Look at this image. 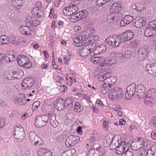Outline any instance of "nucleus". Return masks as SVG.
Returning a JSON list of instances; mask_svg holds the SVG:
<instances>
[{"label":"nucleus","mask_w":156,"mask_h":156,"mask_svg":"<svg viewBox=\"0 0 156 156\" xmlns=\"http://www.w3.org/2000/svg\"><path fill=\"white\" fill-rule=\"evenodd\" d=\"M31 13L33 16L38 18L41 17L42 14L40 9H39L38 8H33L31 11Z\"/></svg>","instance_id":"30"},{"label":"nucleus","mask_w":156,"mask_h":156,"mask_svg":"<svg viewBox=\"0 0 156 156\" xmlns=\"http://www.w3.org/2000/svg\"><path fill=\"white\" fill-rule=\"evenodd\" d=\"M148 152L147 150L142 149L138 152V156H147Z\"/></svg>","instance_id":"42"},{"label":"nucleus","mask_w":156,"mask_h":156,"mask_svg":"<svg viewBox=\"0 0 156 156\" xmlns=\"http://www.w3.org/2000/svg\"><path fill=\"white\" fill-rule=\"evenodd\" d=\"M55 104V108L58 111H61L64 109L65 106L64 101L62 98H59L56 101Z\"/></svg>","instance_id":"23"},{"label":"nucleus","mask_w":156,"mask_h":156,"mask_svg":"<svg viewBox=\"0 0 156 156\" xmlns=\"http://www.w3.org/2000/svg\"><path fill=\"white\" fill-rule=\"evenodd\" d=\"M56 117V115L54 114L51 115L49 117L50 123L55 128L57 127L59 124V122L57 120Z\"/></svg>","instance_id":"27"},{"label":"nucleus","mask_w":156,"mask_h":156,"mask_svg":"<svg viewBox=\"0 0 156 156\" xmlns=\"http://www.w3.org/2000/svg\"><path fill=\"white\" fill-rule=\"evenodd\" d=\"M59 89L61 93H63L67 90V87L66 86L64 85H60Z\"/></svg>","instance_id":"61"},{"label":"nucleus","mask_w":156,"mask_h":156,"mask_svg":"<svg viewBox=\"0 0 156 156\" xmlns=\"http://www.w3.org/2000/svg\"><path fill=\"white\" fill-rule=\"evenodd\" d=\"M38 156H52V153L45 148H40L37 152Z\"/></svg>","instance_id":"25"},{"label":"nucleus","mask_w":156,"mask_h":156,"mask_svg":"<svg viewBox=\"0 0 156 156\" xmlns=\"http://www.w3.org/2000/svg\"><path fill=\"white\" fill-rule=\"evenodd\" d=\"M115 136H112L111 134L106 136L103 141L104 145L105 147H107L109 146L112 143V140L113 139Z\"/></svg>","instance_id":"26"},{"label":"nucleus","mask_w":156,"mask_h":156,"mask_svg":"<svg viewBox=\"0 0 156 156\" xmlns=\"http://www.w3.org/2000/svg\"><path fill=\"white\" fill-rule=\"evenodd\" d=\"M33 18H31L30 17L27 18V19L26 20V23L27 25L28 26L31 27V24H32V22L33 21Z\"/></svg>","instance_id":"51"},{"label":"nucleus","mask_w":156,"mask_h":156,"mask_svg":"<svg viewBox=\"0 0 156 156\" xmlns=\"http://www.w3.org/2000/svg\"><path fill=\"white\" fill-rule=\"evenodd\" d=\"M156 96V89L155 88H150L147 91L144 98L145 101L144 103L147 105V103H151L153 102V100L155 98Z\"/></svg>","instance_id":"3"},{"label":"nucleus","mask_w":156,"mask_h":156,"mask_svg":"<svg viewBox=\"0 0 156 156\" xmlns=\"http://www.w3.org/2000/svg\"><path fill=\"white\" fill-rule=\"evenodd\" d=\"M148 53L147 48L140 47L138 49L137 58L140 61L143 60L147 57Z\"/></svg>","instance_id":"13"},{"label":"nucleus","mask_w":156,"mask_h":156,"mask_svg":"<svg viewBox=\"0 0 156 156\" xmlns=\"http://www.w3.org/2000/svg\"><path fill=\"white\" fill-rule=\"evenodd\" d=\"M13 133L14 138L18 141H22L25 136L24 129L21 127L15 128Z\"/></svg>","instance_id":"7"},{"label":"nucleus","mask_w":156,"mask_h":156,"mask_svg":"<svg viewBox=\"0 0 156 156\" xmlns=\"http://www.w3.org/2000/svg\"><path fill=\"white\" fill-rule=\"evenodd\" d=\"M74 110L75 112H80L82 110V108H81L80 103L79 102H76L74 106Z\"/></svg>","instance_id":"41"},{"label":"nucleus","mask_w":156,"mask_h":156,"mask_svg":"<svg viewBox=\"0 0 156 156\" xmlns=\"http://www.w3.org/2000/svg\"><path fill=\"white\" fill-rule=\"evenodd\" d=\"M144 145V148H145L146 150H147L150 148V145L149 144V141L146 140L145 142L144 141V143L143 144Z\"/></svg>","instance_id":"54"},{"label":"nucleus","mask_w":156,"mask_h":156,"mask_svg":"<svg viewBox=\"0 0 156 156\" xmlns=\"http://www.w3.org/2000/svg\"><path fill=\"white\" fill-rule=\"evenodd\" d=\"M146 90L145 87L142 84H138L137 87V92L138 93V95L144 98L145 95Z\"/></svg>","instance_id":"24"},{"label":"nucleus","mask_w":156,"mask_h":156,"mask_svg":"<svg viewBox=\"0 0 156 156\" xmlns=\"http://www.w3.org/2000/svg\"><path fill=\"white\" fill-rule=\"evenodd\" d=\"M130 44L132 47L136 48L139 45L140 42L138 40H135L131 42Z\"/></svg>","instance_id":"49"},{"label":"nucleus","mask_w":156,"mask_h":156,"mask_svg":"<svg viewBox=\"0 0 156 156\" xmlns=\"http://www.w3.org/2000/svg\"><path fill=\"white\" fill-rule=\"evenodd\" d=\"M32 63L30 62H29L28 61H27L25 64L23 65L22 67L27 69H28L31 67L32 66Z\"/></svg>","instance_id":"62"},{"label":"nucleus","mask_w":156,"mask_h":156,"mask_svg":"<svg viewBox=\"0 0 156 156\" xmlns=\"http://www.w3.org/2000/svg\"><path fill=\"white\" fill-rule=\"evenodd\" d=\"M111 86L105 83L102 84L100 87L101 93L103 94L107 93L111 89Z\"/></svg>","instance_id":"31"},{"label":"nucleus","mask_w":156,"mask_h":156,"mask_svg":"<svg viewBox=\"0 0 156 156\" xmlns=\"http://www.w3.org/2000/svg\"><path fill=\"white\" fill-rule=\"evenodd\" d=\"M121 10V7L119 3L115 2L112 4L110 8V12L113 14L118 12Z\"/></svg>","instance_id":"20"},{"label":"nucleus","mask_w":156,"mask_h":156,"mask_svg":"<svg viewBox=\"0 0 156 156\" xmlns=\"http://www.w3.org/2000/svg\"><path fill=\"white\" fill-rule=\"evenodd\" d=\"M123 95L122 89L119 87H115L112 89L108 94L109 98L112 100L120 99Z\"/></svg>","instance_id":"2"},{"label":"nucleus","mask_w":156,"mask_h":156,"mask_svg":"<svg viewBox=\"0 0 156 156\" xmlns=\"http://www.w3.org/2000/svg\"><path fill=\"white\" fill-rule=\"evenodd\" d=\"M134 33L131 30H127L119 34L121 42H125L132 40L134 37Z\"/></svg>","instance_id":"10"},{"label":"nucleus","mask_w":156,"mask_h":156,"mask_svg":"<svg viewBox=\"0 0 156 156\" xmlns=\"http://www.w3.org/2000/svg\"><path fill=\"white\" fill-rule=\"evenodd\" d=\"M70 6L65 7L63 10V14L66 16H69L72 15L73 13Z\"/></svg>","instance_id":"35"},{"label":"nucleus","mask_w":156,"mask_h":156,"mask_svg":"<svg viewBox=\"0 0 156 156\" xmlns=\"http://www.w3.org/2000/svg\"><path fill=\"white\" fill-rule=\"evenodd\" d=\"M69 19L73 22H76L80 20L79 18V16H78L77 13L73 15H71L69 17Z\"/></svg>","instance_id":"40"},{"label":"nucleus","mask_w":156,"mask_h":156,"mask_svg":"<svg viewBox=\"0 0 156 156\" xmlns=\"http://www.w3.org/2000/svg\"><path fill=\"white\" fill-rule=\"evenodd\" d=\"M40 102L37 101L34 102L32 105V109L34 110H36L39 107L40 105Z\"/></svg>","instance_id":"53"},{"label":"nucleus","mask_w":156,"mask_h":156,"mask_svg":"<svg viewBox=\"0 0 156 156\" xmlns=\"http://www.w3.org/2000/svg\"><path fill=\"white\" fill-rule=\"evenodd\" d=\"M125 154H123L124 156H133V153L131 151L128 150H126L125 152Z\"/></svg>","instance_id":"63"},{"label":"nucleus","mask_w":156,"mask_h":156,"mask_svg":"<svg viewBox=\"0 0 156 156\" xmlns=\"http://www.w3.org/2000/svg\"><path fill=\"white\" fill-rule=\"evenodd\" d=\"M116 61L115 58H110L109 59H106V62L105 64L109 65H111L116 63Z\"/></svg>","instance_id":"45"},{"label":"nucleus","mask_w":156,"mask_h":156,"mask_svg":"<svg viewBox=\"0 0 156 156\" xmlns=\"http://www.w3.org/2000/svg\"><path fill=\"white\" fill-rule=\"evenodd\" d=\"M131 51L130 50H127L122 53H116L115 52H112L111 55L112 57L115 58L116 61L117 60L129 58L130 56Z\"/></svg>","instance_id":"5"},{"label":"nucleus","mask_w":156,"mask_h":156,"mask_svg":"<svg viewBox=\"0 0 156 156\" xmlns=\"http://www.w3.org/2000/svg\"><path fill=\"white\" fill-rule=\"evenodd\" d=\"M34 80L33 78L27 77L23 80L22 83V88L24 90L30 89L34 86Z\"/></svg>","instance_id":"12"},{"label":"nucleus","mask_w":156,"mask_h":156,"mask_svg":"<svg viewBox=\"0 0 156 156\" xmlns=\"http://www.w3.org/2000/svg\"><path fill=\"white\" fill-rule=\"evenodd\" d=\"M98 57L93 56L90 58V60L94 64L98 63Z\"/></svg>","instance_id":"56"},{"label":"nucleus","mask_w":156,"mask_h":156,"mask_svg":"<svg viewBox=\"0 0 156 156\" xmlns=\"http://www.w3.org/2000/svg\"><path fill=\"white\" fill-rule=\"evenodd\" d=\"M73 41L74 43L76 44L75 45L76 46H80L82 45L83 43V40L80 39L79 37L74 38L73 39Z\"/></svg>","instance_id":"37"},{"label":"nucleus","mask_w":156,"mask_h":156,"mask_svg":"<svg viewBox=\"0 0 156 156\" xmlns=\"http://www.w3.org/2000/svg\"><path fill=\"white\" fill-rule=\"evenodd\" d=\"M12 92V90L11 88L8 87H6L2 91V93L4 94H10Z\"/></svg>","instance_id":"44"},{"label":"nucleus","mask_w":156,"mask_h":156,"mask_svg":"<svg viewBox=\"0 0 156 156\" xmlns=\"http://www.w3.org/2000/svg\"><path fill=\"white\" fill-rule=\"evenodd\" d=\"M80 141V138L77 136L70 135L66 138L65 144L67 147H73Z\"/></svg>","instance_id":"8"},{"label":"nucleus","mask_w":156,"mask_h":156,"mask_svg":"<svg viewBox=\"0 0 156 156\" xmlns=\"http://www.w3.org/2000/svg\"><path fill=\"white\" fill-rule=\"evenodd\" d=\"M8 44L9 43L12 44H16V39L15 37L13 36H11L9 38L7 37Z\"/></svg>","instance_id":"46"},{"label":"nucleus","mask_w":156,"mask_h":156,"mask_svg":"<svg viewBox=\"0 0 156 156\" xmlns=\"http://www.w3.org/2000/svg\"><path fill=\"white\" fill-rule=\"evenodd\" d=\"M111 73L109 72L101 73L98 75V80L101 81H104L105 83V81L106 78L110 77L111 76Z\"/></svg>","instance_id":"29"},{"label":"nucleus","mask_w":156,"mask_h":156,"mask_svg":"<svg viewBox=\"0 0 156 156\" xmlns=\"http://www.w3.org/2000/svg\"><path fill=\"white\" fill-rule=\"evenodd\" d=\"M69 6L71 8V9L73 14L75 12L78 10V8L76 5H70Z\"/></svg>","instance_id":"58"},{"label":"nucleus","mask_w":156,"mask_h":156,"mask_svg":"<svg viewBox=\"0 0 156 156\" xmlns=\"http://www.w3.org/2000/svg\"><path fill=\"white\" fill-rule=\"evenodd\" d=\"M19 31L22 34L30 36L34 32L33 30H30L27 26L22 25L20 27Z\"/></svg>","instance_id":"18"},{"label":"nucleus","mask_w":156,"mask_h":156,"mask_svg":"<svg viewBox=\"0 0 156 156\" xmlns=\"http://www.w3.org/2000/svg\"><path fill=\"white\" fill-rule=\"evenodd\" d=\"M7 37L4 35H2L0 37V45L8 44Z\"/></svg>","instance_id":"39"},{"label":"nucleus","mask_w":156,"mask_h":156,"mask_svg":"<svg viewBox=\"0 0 156 156\" xmlns=\"http://www.w3.org/2000/svg\"><path fill=\"white\" fill-rule=\"evenodd\" d=\"M49 119V117L48 116L45 115L37 116L35 119L36 126L38 127L44 126L46 124Z\"/></svg>","instance_id":"4"},{"label":"nucleus","mask_w":156,"mask_h":156,"mask_svg":"<svg viewBox=\"0 0 156 156\" xmlns=\"http://www.w3.org/2000/svg\"><path fill=\"white\" fill-rule=\"evenodd\" d=\"M24 59H28V58L25 56L23 55H19L17 58V60L18 63L19 60H23Z\"/></svg>","instance_id":"59"},{"label":"nucleus","mask_w":156,"mask_h":156,"mask_svg":"<svg viewBox=\"0 0 156 156\" xmlns=\"http://www.w3.org/2000/svg\"><path fill=\"white\" fill-rule=\"evenodd\" d=\"M107 19L108 21L111 23H112L115 20V17L114 14L108 15L107 16Z\"/></svg>","instance_id":"47"},{"label":"nucleus","mask_w":156,"mask_h":156,"mask_svg":"<svg viewBox=\"0 0 156 156\" xmlns=\"http://www.w3.org/2000/svg\"><path fill=\"white\" fill-rule=\"evenodd\" d=\"M13 74H15L16 78H21L23 75V72L21 70H18L17 71L13 72Z\"/></svg>","instance_id":"43"},{"label":"nucleus","mask_w":156,"mask_h":156,"mask_svg":"<svg viewBox=\"0 0 156 156\" xmlns=\"http://www.w3.org/2000/svg\"><path fill=\"white\" fill-rule=\"evenodd\" d=\"M90 40L91 42H94L98 41L99 39V37L97 35L92 36L89 37Z\"/></svg>","instance_id":"55"},{"label":"nucleus","mask_w":156,"mask_h":156,"mask_svg":"<svg viewBox=\"0 0 156 156\" xmlns=\"http://www.w3.org/2000/svg\"><path fill=\"white\" fill-rule=\"evenodd\" d=\"M120 142L122 141L120 140L117 137L115 136L113 139L112 140V143L110 146V149L111 150L116 149L120 145Z\"/></svg>","instance_id":"21"},{"label":"nucleus","mask_w":156,"mask_h":156,"mask_svg":"<svg viewBox=\"0 0 156 156\" xmlns=\"http://www.w3.org/2000/svg\"><path fill=\"white\" fill-rule=\"evenodd\" d=\"M104 0H97L96 1V5L98 7H101L105 5Z\"/></svg>","instance_id":"50"},{"label":"nucleus","mask_w":156,"mask_h":156,"mask_svg":"<svg viewBox=\"0 0 156 156\" xmlns=\"http://www.w3.org/2000/svg\"><path fill=\"white\" fill-rule=\"evenodd\" d=\"M12 4L13 7H15L18 9H20L23 4L22 0H12Z\"/></svg>","instance_id":"32"},{"label":"nucleus","mask_w":156,"mask_h":156,"mask_svg":"<svg viewBox=\"0 0 156 156\" xmlns=\"http://www.w3.org/2000/svg\"><path fill=\"white\" fill-rule=\"evenodd\" d=\"M150 123L153 126L156 127V117H153L151 120Z\"/></svg>","instance_id":"60"},{"label":"nucleus","mask_w":156,"mask_h":156,"mask_svg":"<svg viewBox=\"0 0 156 156\" xmlns=\"http://www.w3.org/2000/svg\"><path fill=\"white\" fill-rule=\"evenodd\" d=\"M91 49H90V55L91 56H93L96 55H98L100 54V51L97 50V47L95 46V44L90 45Z\"/></svg>","instance_id":"33"},{"label":"nucleus","mask_w":156,"mask_h":156,"mask_svg":"<svg viewBox=\"0 0 156 156\" xmlns=\"http://www.w3.org/2000/svg\"><path fill=\"white\" fill-rule=\"evenodd\" d=\"M73 101L72 99L70 98H67L64 101V103L65 106L66 107L71 108L72 107Z\"/></svg>","instance_id":"38"},{"label":"nucleus","mask_w":156,"mask_h":156,"mask_svg":"<svg viewBox=\"0 0 156 156\" xmlns=\"http://www.w3.org/2000/svg\"><path fill=\"white\" fill-rule=\"evenodd\" d=\"M147 156H156V151H153L151 149L148 150V152Z\"/></svg>","instance_id":"64"},{"label":"nucleus","mask_w":156,"mask_h":156,"mask_svg":"<svg viewBox=\"0 0 156 156\" xmlns=\"http://www.w3.org/2000/svg\"><path fill=\"white\" fill-rule=\"evenodd\" d=\"M90 45H86L83 46L79 51V54L82 57H86L89 54L90 55V49L91 47L89 46Z\"/></svg>","instance_id":"17"},{"label":"nucleus","mask_w":156,"mask_h":156,"mask_svg":"<svg viewBox=\"0 0 156 156\" xmlns=\"http://www.w3.org/2000/svg\"><path fill=\"white\" fill-rule=\"evenodd\" d=\"M116 79L114 76L107 78L105 81V83L111 86L116 81Z\"/></svg>","instance_id":"28"},{"label":"nucleus","mask_w":156,"mask_h":156,"mask_svg":"<svg viewBox=\"0 0 156 156\" xmlns=\"http://www.w3.org/2000/svg\"><path fill=\"white\" fill-rule=\"evenodd\" d=\"M121 42L119 35H110L107 37L105 41L106 45L111 48L118 47Z\"/></svg>","instance_id":"1"},{"label":"nucleus","mask_w":156,"mask_h":156,"mask_svg":"<svg viewBox=\"0 0 156 156\" xmlns=\"http://www.w3.org/2000/svg\"><path fill=\"white\" fill-rule=\"evenodd\" d=\"M98 63L101 64H105L106 62V59L103 56L98 57Z\"/></svg>","instance_id":"52"},{"label":"nucleus","mask_w":156,"mask_h":156,"mask_svg":"<svg viewBox=\"0 0 156 156\" xmlns=\"http://www.w3.org/2000/svg\"><path fill=\"white\" fill-rule=\"evenodd\" d=\"M78 16H79V18L80 19L85 18L88 16V12L86 10H83L77 12Z\"/></svg>","instance_id":"36"},{"label":"nucleus","mask_w":156,"mask_h":156,"mask_svg":"<svg viewBox=\"0 0 156 156\" xmlns=\"http://www.w3.org/2000/svg\"><path fill=\"white\" fill-rule=\"evenodd\" d=\"M136 90V85L133 83L128 85L125 93V98L127 100L131 99L135 94Z\"/></svg>","instance_id":"11"},{"label":"nucleus","mask_w":156,"mask_h":156,"mask_svg":"<svg viewBox=\"0 0 156 156\" xmlns=\"http://www.w3.org/2000/svg\"><path fill=\"white\" fill-rule=\"evenodd\" d=\"M144 141L142 139L138 138L135 142H132L131 147L134 150H137L142 148L144 146Z\"/></svg>","instance_id":"16"},{"label":"nucleus","mask_w":156,"mask_h":156,"mask_svg":"<svg viewBox=\"0 0 156 156\" xmlns=\"http://www.w3.org/2000/svg\"><path fill=\"white\" fill-rule=\"evenodd\" d=\"M146 69L147 73L153 76H156V63L152 65L147 64L146 66Z\"/></svg>","instance_id":"15"},{"label":"nucleus","mask_w":156,"mask_h":156,"mask_svg":"<svg viewBox=\"0 0 156 156\" xmlns=\"http://www.w3.org/2000/svg\"><path fill=\"white\" fill-rule=\"evenodd\" d=\"M7 54L8 55L9 57L10 58V59L11 60V61H13L14 60L15 54H14L13 52L12 51V52H10L9 53H7Z\"/></svg>","instance_id":"57"},{"label":"nucleus","mask_w":156,"mask_h":156,"mask_svg":"<svg viewBox=\"0 0 156 156\" xmlns=\"http://www.w3.org/2000/svg\"><path fill=\"white\" fill-rule=\"evenodd\" d=\"M133 23L134 26L136 28H140L143 26V24L140 23L139 21H136L135 19L134 20H133Z\"/></svg>","instance_id":"48"},{"label":"nucleus","mask_w":156,"mask_h":156,"mask_svg":"<svg viewBox=\"0 0 156 156\" xmlns=\"http://www.w3.org/2000/svg\"><path fill=\"white\" fill-rule=\"evenodd\" d=\"M155 33V30L153 29L150 24L147 25L145 29L144 35L147 37H150L153 36Z\"/></svg>","instance_id":"22"},{"label":"nucleus","mask_w":156,"mask_h":156,"mask_svg":"<svg viewBox=\"0 0 156 156\" xmlns=\"http://www.w3.org/2000/svg\"><path fill=\"white\" fill-rule=\"evenodd\" d=\"M120 145L117 148L116 153L118 154H121L125 152L126 150H128L130 144L128 141L122 140L120 142Z\"/></svg>","instance_id":"9"},{"label":"nucleus","mask_w":156,"mask_h":156,"mask_svg":"<svg viewBox=\"0 0 156 156\" xmlns=\"http://www.w3.org/2000/svg\"><path fill=\"white\" fill-rule=\"evenodd\" d=\"M105 151L103 149L100 147L97 148L96 150L91 149L88 153V156H102L104 154Z\"/></svg>","instance_id":"14"},{"label":"nucleus","mask_w":156,"mask_h":156,"mask_svg":"<svg viewBox=\"0 0 156 156\" xmlns=\"http://www.w3.org/2000/svg\"><path fill=\"white\" fill-rule=\"evenodd\" d=\"M30 141L36 146H40L44 144L41 138L33 132H30L29 135Z\"/></svg>","instance_id":"6"},{"label":"nucleus","mask_w":156,"mask_h":156,"mask_svg":"<svg viewBox=\"0 0 156 156\" xmlns=\"http://www.w3.org/2000/svg\"><path fill=\"white\" fill-rule=\"evenodd\" d=\"M133 21V18L132 16L129 15H126L121 21L120 25L121 26H125Z\"/></svg>","instance_id":"19"},{"label":"nucleus","mask_w":156,"mask_h":156,"mask_svg":"<svg viewBox=\"0 0 156 156\" xmlns=\"http://www.w3.org/2000/svg\"><path fill=\"white\" fill-rule=\"evenodd\" d=\"M95 140L94 137V136H91L90 138L88 139L86 142V145L87 146V147H93L95 144Z\"/></svg>","instance_id":"34"}]
</instances>
